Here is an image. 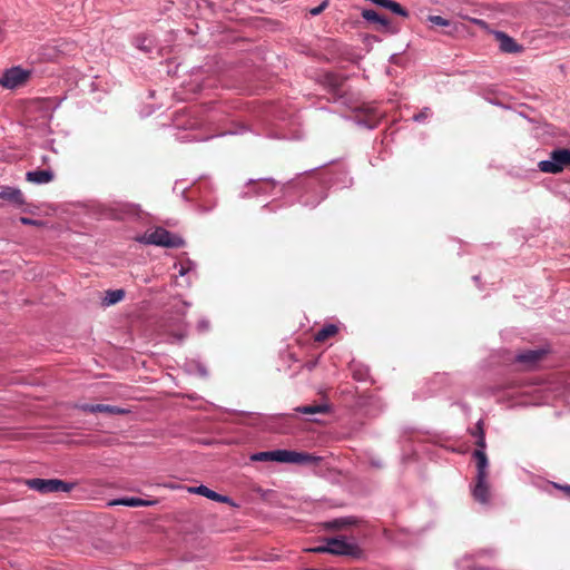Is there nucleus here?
Segmentation results:
<instances>
[{"label":"nucleus","instance_id":"nucleus-28","mask_svg":"<svg viewBox=\"0 0 570 570\" xmlns=\"http://www.w3.org/2000/svg\"><path fill=\"white\" fill-rule=\"evenodd\" d=\"M327 6H328V1H327V0H325V1H323L320 6H317V7H315V8H312V9L309 10V13H311L312 16H318V14H321V13H322L326 8H327Z\"/></svg>","mask_w":570,"mask_h":570},{"label":"nucleus","instance_id":"nucleus-2","mask_svg":"<svg viewBox=\"0 0 570 570\" xmlns=\"http://www.w3.org/2000/svg\"><path fill=\"white\" fill-rule=\"evenodd\" d=\"M138 242L167 248H178L184 245L181 237L171 234L163 227H156L155 229L145 232V234L138 238Z\"/></svg>","mask_w":570,"mask_h":570},{"label":"nucleus","instance_id":"nucleus-5","mask_svg":"<svg viewBox=\"0 0 570 570\" xmlns=\"http://www.w3.org/2000/svg\"><path fill=\"white\" fill-rule=\"evenodd\" d=\"M478 429L480 431V438L475 442L478 449L474 450L473 458L475 460L476 470H478L476 478L482 479V478H489V471H488L489 460L484 452V449L487 448V442H485V432H484V428H483V422L481 420L478 422Z\"/></svg>","mask_w":570,"mask_h":570},{"label":"nucleus","instance_id":"nucleus-17","mask_svg":"<svg viewBox=\"0 0 570 570\" xmlns=\"http://www.w3.org/2000/svg\"><path fill=\"white\" fill-rule=\"evenodd\" d=\"M380 6L391 10L393 13L399 14L401 17H409V11L405 8H403L400 3L393 0H382L380 1Z\"/></svg>","mask_w":570,"mask_h":570},{"label":"nucleus","instance_id":"nucleus-11","mask_svg":"<svg viewBox=\"0 0 570 570\" xmlns=\"http://www.w3.org/2000/svg\"><path fill=\"white\" fill-rule=\"evenodd\" d=\"M0 199L9 202L17 207H20L24 204V197L21 190L12 187H4L0 191Z\"/></svg>","mask_w":570,"mask_h":570},{"label":"nucleus","instance_id":"nucleus-25","mask_svg":"<svg viewBox=\"0 0 570 570\" xmlns=\"http://www.w3.org/2000/svg\"><path fill=\"white\" fill-rule=\"evenodd\" d=\"M456 14L462 18V19H465V20H469L471 21L472 23L479 26L480 28L482 29H487L488 28V23L482 20V19H476V18H470L468 14H465L462 10H459L456 12Z\"/></svg>","mask_w":570,"mask_h":570},{"label":"nucleus","instance_id":"nucleus-26","mask_svg":"<svg viewBox=\"0 0 570 570\" xmlns=\"http://www.w3.org/2000/svg\"><path fill=\"white\" fill-rule=\"evenodd\" d=\"M426 20L429 22H431L432 24L440 26V27H450L451 26V21L448 19H444L441 16H429L426 18Z\"/></svg>","mask_w":570,"mask_h":570},{"label":"nucleus","instance_id":"nucleus-9","mask_svg":"<svg viewBox=\"0 0 570 570\" xmlns=\"http://www.w3.org/2000/svg\"><path fill=\"white\" fill-rule=\"evenodd\" d=\"M495 39L499 42L500 50L507 53H518L522 51L520 46L513 38L502 31L494 32Z\"/></svg>","mask_w":570,"mask_h":570},{"label":"nucleus","instance_id":"nucleus-18","mask_svg":"<svg viewBox=\"0 0 570 570\" xmlns=\"http://www.w3.org/2000/svg\"><path fill=\"white\" fill-rule=\"evenodd\" d=\"M376 30L380 32H384L387 35H395L399 32V27L395 26L390 19L386 17H382L380 23H377Z\"/></svg>","mask_w":570,"mask_h":570},{"label":"nucleus","instance_id":"nucleus-6","mask_svg":"<svg viewBox=\"0 0 570 570\" xmlns=\"http://www.w3.org/2000/svg\"><path fill=\"white\" fill-rule=\"evenodd\" d=\"M328 543L331 544L332 554L345 556L354 559L362 557V549L355 542L347 541L343 535L328 538Z\"/></svg>","mask_w":570,"mask_h":570},{"label":"nucleus","instance_id":"nucleus-29","mask_svg":"<svg viewBox=\"0 0 570 570\" xmlns=\"http://www.w3.org/2000/svg\"><path fill=\"white\" fill-rule=\"evenodd\" d=\"M325 542H326V544L316 547L313 549V551L316 553H331L332 554L331 544L328 543V538L325 539Z\"/></svg>","mask_w":570,"mask_h":570},{"label":"nucleus","instance_id":"nucleus-16","mask_svg":"<svg viewBox=\"0 0 570 570\" xmlns=\"http://www.w3.org/2000/svg\"><path fill=\"white\" fill-rule=\"evenodd\" d=\"M338 332V327L334 324L325 325L323 328H321L315 335L314 340L317 343H323L327 341L330 337H333Z\"/></svg>","mask_w":570,"mask_h":570},{"label":"nucleus","instance_id":"nucleus-15","mask_svg":"<svg viewBox=\"0 0 570 570\" xmlns=\"http://www.w3.org/2000/svg\"><path fill=\"white\" fill-rule=\"evenodd\" d=\"M345 77L337 73H326L324 78L325 85L334 92L341 94L342 86L344 85Z\"/></svg>","mask_w":570,"mask_h":570},{"label":"nucleus","instance_id":"nucleus-13","mask_svg":"<svg viewBox=\"0 0 570 570\" xmlns=\"http://www.w3.org/2000/svg\"><path fill=\"white\" fill-rule=\"evenodd\" d=\"M155 503H156V501L144 500L140 498H121V499H117V500L109 502V505L120 504V505L136 508V507H150Z\"/></svg>","mask_w":570,"mask_h":570},{"label":"nucleus","instance_id":"nucleus-14","mask_svg":"<svg viewBox=\"0 0 570 570\" xmlns=\"http://www.w3.org/2000/svg\"><path fill=\"white\" fill-rule=\"evenodd\" d=\"M356 523V519L353 517H345L334 519L332 521L324 522L322 525L325 530H341Z\"/></svg>","mask_w":570,"mask_h":570},{"label":"nucleus","instance_id":"nucleus-30","mask_svg":"<svg viewBox=\"0 0 570 570\" xmlns=\"http://www.w3.org/2000/svg\"><path fill=\"white\" fill-rule=\"evenodd\" d=\"M20 222L23 225L42 226V222L35 220V219H31V218H28V217H20Z\"/></svg>","mask_w":570,"mask_h":570},{"label":"nucleus","instance_id":"nucleus-23","mask_svg":"<svg viewBox=\"0 0 570 570\" xmlns=\"http://www.w3.org/2000/svg\"><path fill=\"white\" fill-rule=\"evenodd\" d=\"M189 491L193 492V493L200 494V495H203V497H205L207 499H210V500L215 495V491L208 489L205 485H199V487L190 488Z\"/></svg>","mask_w":570,"mask_h":570},{"label":"nucleus","instance_id":"nucleus-4","mask_svg":"<svg viewBox=\"0 0 570 570\" xmlns=\"http://www.w3.org/2000/svg\"><path fill=\"white\" fill-rule=\"evenodd\" d=\"M26 484L40 493H52V492H69L73 489L72 483H67L58 479H28L24 481Z\"/></svg>","mask_w":570,"mask_h":570},{"label":"nucleus","instance_id":"nucleus-19","mask_svg":"<svg viewBox=\"0 0 570 570\" xmlns=\"http://www.w3.org/2000/svg\"><path fill=\"white\" fill-rule=\"evenodd\" d=\"M297 412L306 415H314L318 413H326L327 406L323 404L304 405L296 409Z\"/></svg>","mask_w":570,"mask_h":570},{"label":"nucleus","instance_id":"nucleus-24","mask_svg":"<svg viewBox=\"0 0 570 570\" xmlns=\"http://www.w3.org/2000/svg\"><path fill=\"white\" fill-rule=\"evenodd\" d=\"M362 17L366 20V21H371V22H375V23H380V20L383 16H380L375 10H372V9H365L363 10L362 12Z\"/></svg>","mask_w":570,"mask_h":570},{"label":"nucleus","instance_id":"nucleus-32","mask_svg":"<svg viewBox=\"0 0 570 570\" xmlns=\"http://www.w3.org/2000/svg\"><path fill=\"white\" fill-rule=\"evenodd\" d=\"M472 435L476 436V440L480 438V431L478 429V423L475 424L474 430L472 431Z\"/></svg>","mask_w":570,"mask_h":570},{"label":"nucleus","instance_id":"nucleus-22","mask_svg":"<svg viewBox=\"0 0 570 570\" xmlns=\"http://www.w3.org/2000/svg\"><path fill=\"white\" fill-rule=\"evenodd\" d=\"M125 296V292L122 289L108 291L106 295V304L112 305L120 302Z\"/></svg>","mask_w":570,"mask_h":570},{"label":"nucleus","instance_id":"nucleus-3","mask_svg":"<svg viewBox=\"0 0 570 570\" xmlns=\"http://www.w3.org/2000/svg\"><path fill=\"white\" fill-rule=\"evenodd\" d=\"M570 166V149L559 148L550 153L548 160H541L538 167L543 173L558 174Z\"/></svg>","mask_w":570,"mask_h":570},{"label":"nucleus","instance_id":"nucleus-27","mask_svg":"<svg viewBox=\"0 0 570 570\" xmlns=\"http://www.w3.org/2000/svg\"><path fill=\"white\" fill-rule=\"evenodd\" d=\"M95 405L96 404L79 403L76 404L75 407L83 412L96 413Z\"/></svg>","mask_w":570,"mask_h":570},{"label":"nucleus","instance_id":"nucleus-33","mask_svg":"<svg viewBox=\"0 0 570 570\" xmlns=\"http://www.w3.org/2000/svg\"><path fill=\"white\" fill-rule=\"evenodd\" d=\"M568 492L570 493V487L567 488Z\"/></svg>","mask_w":570,"mask_h":570},{"label":"nucleus","instance_id":"nucleus-20","mask_svg":"<svg viewBox=\"0 0 570 570\" xmlns=\"http://www.w3.org/2000/svg\"><path fill=\"white\" fill-rule=\"evenodd\" d=\"M95 410H96V413H106L109 415H120V414L127 413V411L121 407L108 405V404H96Z\"/></svg>","mask_w":570,"mask_h":570},{"label":"nucleus","instance_id":"nucleus-10","mask_svg":"<svg viewBox=\"0 0 570 570\" xmlns=\"http://www.w3.org/2000/svg\"><path fill=\"white\" fill-rule=\"evenodd\" d=\"M473 498L480 503H488L490 500V485L488 478H475V484L472 490Z\"/></svg>","mask_w":570,"mask_h":570},{"label":"nucleus","instance_id":"nucleus-21","mask_svg":"<svg viewBox=\"0 0 570 570\" xmlns=\"http://www.w3.org/2000/svg\"><path fill=\"white\" fill-rule=\"evenodd\" d=\"M135 41L137 48L146 53L151 52L155 47L154 40L147 36H138Z\"/></svg>","mask_w":570,"mask_h":570},{"label":"nucleus","instance_id":"nucleus-31","mask_svg":"<svg viewBox=\"0 0 570 570\" xmlns=\"http://www.w3.org/2000/svg\"><path fill=\"white\" fill-rule=\"evenodd\" d=\"M212 500L216 501V502H223V503L229 502V498L228 497L222 495V494H219L217 492H215V495L213 497Z\"/></svg>","mask_w":570,"mask_h":570},{"label":"nucleus","instance_id":"nucleus-12","mask_svg":"<svg viewBox=\"0 0 570 570\" xmlns=\"http://www.w3.org/2000/svg\"><path fill=\"white\" fill-rule=\"evenodd\" d=\"M55 175L49 169H37L32 171H28L26 174V179L29 183L33 184H47L53 179Z\"/></svg>","mask_w":570,"mask_h":570},{"label":"nucleus","instance_id":"nucleus-7","mask_svg":"<svg viewBox=\"0 0 570 570\" xmlns=\"http://www.w3.org/2000/svg\"><path fill=\"white\" fill-rule=\"evenodd\" d=\"M29 71L20 67H13L3 72L0 77V86L8 89H14L23 85L29 78Z\"/></svg>","mask_w":570,"mask_h":570},{"label":"nucleus","instance_id":"nucleus-1","mask_svg":"<svg viewBox=\"0 0 570 570\" xmlns=\"http://www.w3.org/2000/svg\"><path fill=\"white\" fill-rule=\"evenodd\" d=\"M250 460L255 462L275 461L279 463L311 465L317 464L321 461V458L306 452H296L291 450H274L254 453L250 455Z\"/></svg>","mask_w":570,"mask_h":570},{"label":"nucleus","instance_id":"nucleus-8","mask_svg":"<svg viewBox=\"0 0 570 570\" xmlns=\"http://www.w3.org/2000/svg\"><path fill=\"white\" fill-rule=\"evenodd\" d=\"M548 351L544 348H537V350H527L523 352H520L515 356V361L524 366V368H533L538 365L540 361H542Z\"/></svg>","mask_w":570,"mask_h":570}]
</instances>
